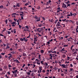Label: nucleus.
<instances>
[{
	"label": "nucleus",
	"instance_id": "59",
	"mask_svg": "<svg viewBox=\"0 0 78 78\" xmlns=\"http://www.w3.org/2000/svg\"><path fill=\"white\" fill-rule=\"evenodd\" d=\"M0 36H3V37H4V36H3V34H0Z\"/></svg>",
	"mask_w": 78,
	"mask_h": 78
},
{
	"label": "nucleus",
	"instance_id": "56",
	"mask_svg": "<svg viewBox=\"0 0 78 78\" xmlns=\"http://www.w3.org/2000/svg\"><path fill=\"white\" fill-rule=\"evenodd\" d=\"M37 64L38 65H40V62H37Z\"/></svg>",
	"mask_w": 78,
	"mask_h": 78
},
{
	"label": "nucleus",
	"instance_id": "5",
	"mask_svg": "<svg viewBox=\"0 0 78 78\" xmlns=\"http://www.w3.org/2000/svg\"><path fill=\"white\" fill-rule=\"evenodd\" d=\"M70 14L71 15V16H73L72 15H73V16H75L76 15V13H74V14H72V12H70Z\"/></svg>",
	"mask_w": 78,
	"mask_h": 78
},
{
	"label": "nucleus",
	"instance_id": "47",
	"mask_svg": "<svg viewBox=\"0 0 78 78\" xmlns=\"http://www.w3.org/2000/svg\"><path fill=\"white\" fill-rule=\"evenodd\" d=\"M5 21V23H6V24H7V20H6Z\"/></svg>",
	"mask_w": 78,
	"mask_h": 78
},
{
	"label": "nucleus",
	"instance_id": "27",
	"mask_svg": "<svg viewBox=\"0 0 78 78\" xmlns=\"http://www.w3.org/2000/svg\"><path fill=\"white\" fill-rule=\"evenodd\" d=\"M51 53H55V54H56V51H52Z\"/></svg>",
	"mask_w": 78,
	"mask_h": 78
},
{
	"label": "nucleus",
	"instance_id": "4",
	"mask_svg": "<svg viewBox=\"0 0 78 78\" xmlns=\"http://www.w3.org/2000/svg\"><path fill=\"white\" fill-rule=\"evenodd\" d=\"M60 25V22L58 21V22H57V24H56V27H59V26H60L61 25Z\"/></svg>",
	"mask_w": 78,
	"mask_h": 78
},
{
	"label": "nucleus",
	"instance_id": "55",
	"mask_svg": "<svg viewBox=\"0 0 78 78\" xmlns=\"http://www.w3.org/2000/svg\"><path fill=\"white\" fill-rule=\"evenodd\" d=\"M21 25H19V28H21Z\"/></svg>",
	"mask_w": 78,
	"mask_h": 78
},
{
	"label": "nucleus",
	"instance_id": "24",
	"mask_svg": "<svg viewBox=\"0 0 78 78\" xmlns=\"http://www.w3.org/2000/svg\"><path fill=\"white\" fill-rule=\"evenodd\" d=\"M52 52V51H48V53L49 54H50Z\"/></svg>",
	"mask_w": 78,
	"mask_h": 78
},
{
	"label": "nucleus",
	"instance_id": "41",
	"mask_svg": "<svg viewBox=\"0 0 78 78\" xmlns=\"http://www.w3.org/2000/svg\"><path fill=\"white\" fill-rule=\"evenodd\" d=\"M34 40H37V38H36V35H34Z\"/></svg>",
	"mask_w": 78,
	"mask_h": 78
},
{
	"label": "nucleus",
	"instance_id": "2",
	"mask_svg": "<svg viewBox=\"0 0 78 78\" xmlns=\"http://www.w3.org/2000/svg\"><path fill=\"white\" fill-rule=\"evenodd\" d=\"M61 66L63 67V68H65V69L68 68V66H66V65L65 64H62Z\"/></svg>",
	"mask_w": 78,
	"mask_h": 78
},
{
	"label": "nucleus",
	"instance_id": "21",
	"mask_svg": "<svg viewBox=\"0 0 78 78\" xmlns=\"http://www.w3.org/2000/svg\"><path fill=\"white\" fill-rule=\"evenodd\" d=\"M29 31V29H27V30H25V29H23V31Z\"/></svg>",
	"mask_w": 78,
	"mask_h": 78
},
{
	"label": "nucleus",
	"instance_id": "40",
	"mask_svg": "<svg viewBox=\"0 0 78 78\" xmlns=\"http://www.w3.org/2000/svg\"><path fill=\"white\" fill-rule=\"evenodd\" d=\"M54 69H55V70H57L58 69V68L56 67H54Z\"/></svg>",
	"mask_w": 78,
	"mask_h": 78
},
{
	"label": "nucleus",
	"instance_id": "44",
	"mask_svg": "<svg viewBox=\"0 0 78 78\" xmlns=\"http://www.w3.org/2000/svg\"><path fill=\"white\" fill-rule=\"evenodd\" d=\"M68 45H64V47H68Z\"/></svg>",
	"mask_w": 78,
	"mask_h": 78
},
{
	"label": "nucleus",
	"instance_id": "37",
	"mask_svg": "<svg viewBox=\"0 0 78 78\" xmlns=\"http://www.w3.org/2000/svg\"><path fill=\"white\" fill-rule=\"evenodd\" d=\"M27 75H30V73L29 72H27Z\"/></svg>",
	"mask_w": 78,
	"mask_h": 78
},
{
	"label": "nucleus",
	"instance_id": "48",
	"mask_svg": "<svg viewBox=\"0 0 78 78\" xmlns=\"http://www.w3.org/2000/svg\"><path fill=\"white\" fill-rule=\"evenodd\" d=\"M70 67H73V65H72V64H71L70 65Z\"/></svg>",
	"mask_w": 78,
	"mask_h": 78
},
{
	"label": "nucleus",
	"instance_id": "61",
	"mask_svg": "<svg viewBox=\"0 0 78 78\" xmlns=\"http://www.w3.org/2000/svg\"><path fill=\"white\" fill-rule=\"evenodd\" d=\"M67 58H68L67 60H69V59H70V57H68Z\"/></svg>",
	"mask_w": 78,
	"mask_h": 78
},
{
	"label": "nucleus",
	"instance_id": "23",
	"mask_svg": "<svg viewBox=\"0 0 78 78\" xmlns=\"http://www.w3.org/2000/svg\"><path fill=\"white\" fill-rule=\"evenodd\" d=\"M7 33L8 34H10L11 33V32L10 31H7Z\"/></svg>",
	"mask_w": 78,
	"mask_h": 78
},
{
	"label": "nucleus",
	"instance_id": "30",
	"mask_svg": "<svg viewBox=\"0 0 78 78\" xmlns=\"http://www.w3.org/2000/svg\"><path fill=\"white\" fill-rule=\"evenodd\" d=\"M10 48V47L8 46V45H7V47H6V49H8Z\"/></svg>",
	"mask_w": 78,
	"mask_h": 78
},
{
	"label": "nucleus",
	"instance_id": "18",
	"mask_svg": "<svg viewBox=\"0 0 78 78\" xmlns=\"http://www.w3.org/2000/svg\"><path fill=\"white\" fill-rule=\"evenodd\" d=\"M16 7H20V5H19V3H18V4H16Z\"/></svg>",
	"mask_w": 78,
	"mask_h": 78
},
{
	"label": "nucleus",
	"instance_id": "63",
	"mask_svg": "<svg viewBox=\"0 0 78 78\" xmlns=\"http://www.w3.org/2000/svg\"><path fill=\"white\" fill-rule=\"evenodd\" d=\"M60 69H58V72H60Z\"/></svg>",
	"mask_w": 78,
	"mask_h": 78
},
{
	"label": "nucleus",
	"instance_id": "8",
	"mask_svg": "<svg viewBox=\"0 0 78 78\" xmlns=\"http://www.w3.org/2000/svg\"><path fill=\"white\" fill-rule=\"evenodd\" d=\"M23 39H24V41H25V42H27V40H28L27 39L25 38V37L23 38Z\"/></svg>",
	"mask_w": 78,
	"mask_h": 78
},
{
	"label": "nucleus",
	"instance_id": "52",
	"mask_svg": "<svg viewBox=\"0 0 78 78\" xmlns=\"http://www.w3.org/2000/svg\"><path fill=\"white\" fill-rule=\"evenodd\" d=\"M30 34H29V36L28 37H27V38H30Z\"/></svg>",
	"mask_w": 78,
	"mask_h": 78
},
{
	"label": "nucleus",
	"instance_id": "62",
	"mask_svg": "<svg viewBox=\"0 0 78 78\" xmlns=\"http://www.w3.org/2000/svg\"><path fill=\"white\" fill-rule=\"evenodd\" d=\"M76 4V3H74V2H73V3H71V4L72 5H74V4Z\"/></svg>",
	"mask_w": 78,
	"mask_h": 78
},
{
	"label": "nucleus",
	"instance_id": "33",
	"mask_svg": "<svg viewBox=\"0 0 78 78\" xmlns=\"http://www.w3.org/2000/svg\"><path fill=\"white\" fill-rule=\"evenodd\" d=\"M57 21H58V20H55V24H56L57 23Z\"/></svg>",
	"mask_w": 78,
	"mask_h": 78
},
{
	"label": "nucleus",
	"instance_id": "45",
	"mask_svg": "<svg viewBox=\"0 0 78 78\" xmlns=\"http://www.w3.org/2000/svg\"><path fill=\"white\" fill-rule=\"evenodd\" d=\"M49 56H50V58H52L53 57L52 55H51V54H50Z\"/></svg>",
	"mask_w": 78,
	"mask_h": 78
},
{
	"label": "nucleus",
	"instance_id": "6",
	"mask_svg": "<svg viewBox=\"0 0 78 78\" xmlns=\"http://www.w3.org/2000/svg\"><path fill=\"white\" fill-rule=\"evenodd\" d=\"M41 29H43V28H41V29L38 28L37 29V31H38L39 32H41Z\"/></svg>",
	"mask_w": 78,
	"mask_h": 78
},
{
	"label": "nucleus",
	"instance_id": "53",
	"mask_svg": "<svg viewBox=\"0 0 78 78\" xmlns=\"http://www.w3.org/2000/svg\"><path fill=\"white\" fill-rule=\"evenodd\" d=\"M5 53H2L1 54L2 55H5Z\"/></svg>",
	"mask_w": 78,
	"mask_h": 78
},
{
	"label": "nucleus",
	"instance_id": "20",
	"mask_svg": "<svg viewBox=\"0 0 78 78\" xmlns=\"http://www.w3.org/2000/svg\"><path fill=\"white\" fill-rule=\"evenodd\" d=\"M49 4H50V3L49 2H46V5H49Z\"/></svg>",
	"mask_w": 78,
	"mask_h": 78
},
{
	"label": "nucleus",
	"instance_id": "12",
	"mask_svg": "<svg viewBox=\"0 0 78 78\" xmlns=\"http://www.w3.org/2000/svg\"><path fill=\"white\" fill-rule=\"evenodd\" d=\"M16 22H13L12 23H11V24H13V25H16Z\"/></svg>",
	"mask_w": 78,
	"mask_h": 78
},
{
	"label": "nucleus",
	"instance_id": "1",
	"mask_svg": "<svg viewBox=\"0 0 78 78\" xmlns=\"http://www.w3.org/2000/svg\"><path fill=\"white\" fill-rule=\"evenodd\" d=\"M35 16L34 17V18H35V20H36V22H39L40 21V18H38V17H37V16Z\"/></svg>",
	"mask_w": 78,
	"mask_h": 78
},
{
	"label": "nucleus",
	"instance_id": "54",
	"mask_svg": "<svg viewBox=\"0 0 78 78\" xmlns=\"http://www.w3.org/2000/svg\"><path fill=\"white\" fill-rule=\"evenodd\" d=\"M25 6H27V5H29V3H26L25 4Z\"/></svg>",
	"mask_w": 78,
	"mask_h": 78
},
{
	"label": "nucleus",
	"instance_id": "26",
	"mask_svg": "<svg viewBox=\"0 0 78 78\" xmlns=\"http://www.w3.org/2000/svg\"><path fill=\"white\" fill-rule=\"evenodd\" d=\"M39 68H40L39 69V70H40V72H41L42 69H41V68H42V67H39Z\"/></svg>",
	"mask_w": 78,
	"mask_h": 78
},
{
	"label": "nucleus",
	"instance_id": "19",
	"mask_svg": "<svg viewBox=\"0 0 78 78\" xmlns=\"http://www.w3.org/2000/svg\"><path fill=\"white\" fill-rule=\"evenodd\" d=\"M35 61H37V62H40V60H38V59H35Z\"/></svg>",
	"mask_w": 78,
	"mask_h": 78
},
{
	"label": "nucleus",
	"instance_id": "36",
	"mask_svg": "<svg viewBox=\"0 0 78 78\" xmlns=\"http://www.w3.org/2000/svg\"><path fill=\"white\" fill-rule=\"evenodd\" d=\"M22 2H23L26 3V0H22Z\"/></svg>",
	"mask_w": 78,
	"mask_h": 78
},
{
	"label": "nucleus",
	"instance_id": "50",
	"mask_svg": "<svg viewBox=\"0 0 78 78\" xmlns=\"http://www.w3.org/2000/svg\"><path fill=\"white\" fill-rule=\"evenodd\" d=\"M18 51H20V52H21V49H18Z\"/></svg>",
	"mask_w": 78,
	"mask_h": 78
},
{
	"label": "nucleus",
	"instance_id": "38",
	"mask_svg": "<svg viewBox=\"0 0 78 78\" xmlns=\"http://www.w3.org/2000/svg\"><path fill=\"white\" fill-rule=\"evenodd\" d=\"M11 57H12V55H10V56H9V58H11Z\"/></svg>",
	"mask_w": 78,
	"mask_h": 78
},
{
	"label": "nucleus",
	"instance_id": "46",
	"mask_svg": "<svg viewBox=\"0 0 78 78\" xmlns=\"http://www.w3.org/2000/svg\"><path fill=\"white\" fill-rule=\"evenodd\" d=\"M42 26V25H41V24H40L39 25H38V27H41V26Z\"/></svg>",
	"mask_w": 78,
	"mask_h": 78
},
{
	"label": "nucleus",
	"instance_id": "13",
	"mask_svg": "<svg viewBox=\"0 0 78 78\" xmlns=\"http://www.w3.org/2000/svg\"><path fill=\"white\" fill-rule=\"evenodd\" d=\"M60 11L62 12V10H58L57 11V13L59 12H60Z\"/></svg>",
	"mask_w": 78,
	"mask_h": 78
},
{
	"label": "nucleus",
	"instance_id": "22",
	"mask_svg": "<svg viewBox=\"0 0 78 78\" xmlns=\"http://www.w3.org/2000/svg\"><path fill=\"white\" fill-rule=\"evenodd\" d=\"M16 63H20V62H19V61H18V60H16Z\"/></svg>",
	"mask_w": 78,
	"mask_h": 78
},
{
	"label": "nucleus",
	"instance_id": "60",
	"mask_svg": "<svg viewBox=\"0 0 78 78\" xmlns=\"http://www.w3.org/2000/svg\"><path fill=\"white\" fill-rule=\"evenodd\" d=\"M9 22H10V23H11L12 22L11 20H9Z\"/></svg>",
	"mask_w": 78,
	"mask_h": 78
},
{
	"label": "nucleus",
	"instance_id": "51",
	"mask_svg": "<svg viewBox=\"0 0 78 78\" xmlns=\"http://www.w3.org/2000/svg\"><path fill=\"white\" fill-rule=\"evenodd\" d=\"M42 72H43V73H45V70L43 69V70H42Z\"/></svg>",
	"mask_w": 78,
	"mask_h": 78
},
{
	"label": "nucleus",
	"instance_id": "58",
	"mask_svg": "<svg viewBox=\"0 0 78 78\" xmlns=\"http://www.w3.org/2000/svg\"><path fill=\"white\" fill-rule=\"evenodd\" d=\"M71 50L72 51L74 52V51L75 50V49H72Z\"/></svg>",
	"mask_w": 78,
	"mask_h": 78
},
{
	"label": "nucleus",
	"instance_id": "64",
	"mask_svg": "<svg viewBox=\"0 0 78 78\" xmlns=\"http://www.w3.org/2000/svg\"><path fill=\"white\" fill-rule=\"evenodd\" d=\"M17 45H18V44L17 43H16L15 44V46H16V47H17Z\"/></svg>",
	"mask_w": 78,
	"mask_h": 78
},
{
	"label": "nucleus",
	"instance_id": "17",
	"mask_svg": "<svg viewBox=\"0 0 78 78\" xmlns=\"http://www.w3.org/2000/svg\"><path fill=\"white\" fill-rule=\"evenodd\" d=\"M65 57H66V55L64 54L62 55V58H65Z\"/></svg>",
	"mask_w": 78,
	"mask_h": 78
},
{
	"label": "nucleus",
	"instance_id": "32",
	"mask_svg": "<svg viewBox=\"0 0 78 78\" xmlns=\"http://www.w3.org/2000/svg\"><path fill=\"white\" fill-rule=\"evenodd\" d=\"M42 19H43V20H44V21H45V18L44 17H42Z\"/></svg>",
	"mask_w": 78,
	"mask_h": 78
},
{
	"label": "nucleus",
	"instance_id": "42",
	"mask_svg": "<svg viewBox=\"0 0 78 78\" xmlns=\"http://www.w3.org/2000/svg\"><path fill=\"white\" fill-rule=\"evenodd\" d=\"M77 52L76 51H75L74 52V53H73V54H76V53H77Z\"/></svg>",
	"mask_w": 78,
	"mask_h": 78
},
{
	"label": "nucleus",
	"instance_id": "9",
	"mask_svg": "<svg viewBox=\"0 0 78 78\" xmlns=\"http://www.w3.org/2000/svg\"><path fill=\"white\" fill-rule=\"evenodd\" d=\"M64 49H65L64 48L62 49H61V50H60V52H62V51H65L64 50Z\"/></svg>",
	"mask_w": 78,
	"mask_h": 78
},
{
	"label": "nucleus",
	"instance_id": "34",
	"mask_svg": "<svg viewBox=\"0 0 78 78\" xmlns=\"http://www.w3.org/2000/svg\"><path fill=\"white\" fill-rule=\"evenodd\" d=\"M70 2L69 1H68L67 2H66V4H68L69 3V2ZM65 3H66V2H65Z\"/></svg>",
	"mask_w": 78,
	"mask_h": 78
},
{
	"label": "nucleus",
	"instance_id": "25",
	"mask_svg": "<svg viewBox=\"0 0 78 78\" xmlns=\"http://www.w3.org/2000/svg\"><path fill=\"white\" fill-rule=\"evenodd\" d=\"M0 8H1V9H2L3 8V6L2 5L0 6Z\"/></svg>",
	"mask_w": 78,
	"mask_h": 78
},
{
	"label": "nucleus",
	"instance_id": "31",
	"mask_svg": "<svg viewBox=\"0 0 78 78\" xmlns=\"http://www.w3.org/2000/svg\"><path fill=\"white\" fill-rule=\"evenodd\" d=\"M41 58V55H38V58L39 59H40Z\"/></svg>",
	"mask_w": 78,
	"mask_h": 78
},
{
	"label": "nucleus",
	"instance_id": "7",
	"mask_svg": "<svg viewBox=\"0 0 78 78\" xmlns=\"http://www.w3.org/2000/svg\"><path fill=\"white\" fill-rule=\"evenodd\" d=\"M17 72H18V71H17V70H16V69L15 71H12V73H13V74L17 73Z\"/></svg>",
	"mask_w": 78,
	"mask_h": 78
},
{
	"label": "nucleus",
	"instance_id": "39",
	"mask_svg": "<svg viewBox=\"0 0 78 78\" xmlns=\"http://www.w3.org/2000/svg\"><path fill=\"white\" fill-rule=\"evenodd\" d=\"M25 27H26V28L27 29H29V27H28V26H25Z\"/></svg>",
	"mask_w": 78,
	"mask_h": 78
},
{
	"label": "nucleus",
	"instance_id": "28",
	"mask_svg": "<svg viewBox=\"0 0 78 78\" xmlns=\"http://www.w3.org/2000/svg\"><path fill=\"white\" fill-rule=\"evenodd\" d=\"M7 74L9 75H10V73L9 72H7Z\"/></svg>",
	"mask_w": 78,
	"mask_h": 78
},
{
	"label": "nucleus",
	"instance_id": "14",
	"mask_svg": "<svg viewBox=\"0 0 78 78\" xmlns=\"http://www.w3.org/2000/svg\"><path fill=\"white\" fill-rule=\"evenodd\" d=\"M44 52V50H41V53H43Z\"/></svg>",
	"mask_w": 78,
	"mask_h": 78
},
{
	"label": "nucleus",
	"instance_id": "35",
	"mask_svg": "<svg viewBox=\"0 0 78 78\" xmlns=\"http://www.w3.org/2000/svg\"><path fill=\"white\" fill-rule=\"evenodd\" d=\"M14 77H16L17 76V75H16V73H14Z\"/></svg>",
	"mask_w": 78,
	"mask_h": 78
},
{
	"label": "nucleus",
	"instance_id": "57",
	"mask_svg": "<svg viewBox=\"0 0 78 78\" xmlns=\"http://www.w3.org/2000/svg\"><path fill=\"white\" fill-rule=\"evenodd\" d=\"M43 61H41V63L42 64H44V63H43Z\"/></svg>",
	"mask_w": 78,
	"mask_h": 78
},
{
	"label": "nucleus",
	"instance_id": "3",
	"mask_svg": "<svg viewBox=\"0 0 78 78\" xmlns=\"http://www.w3.org/2000/svg\"><path fill=\"white\" fill-rule=\"evenodd\" d=\"M62 7L63 8H67V7H66V5L64 3L62 4Z\"/></svg>",
	"mask_w": 78,
	"mask_h": 78
},
{
	"label": "nucleus",
	"instance_id": "49",
	"mask_svg": "<svg viewBox=\"0 0 78 78\" xmlns=\"http://www.w3.org/2000/svg\"><path fill=\"white\" fill-rule=\"evenodd\" d=\"M21 19H22V20H23V16H21Z\"/></svg>",
	"mask_w": 78,
	"mask_h": 78
},
{
	"label": "nucleus",
	"instance_id": "43",
	"mask_svg": "<svg viewBox=\"0 0 78 78\" xmlns=\"http://www.w3.org/2000/svg\"><path fill=\"white\" fill-rule=\"evenodd\" d=\"M66 19H65L64 20H62V21L63 22H65V21H66Z\"/></svg>",
	"mask_w": 78,
	"mask_h": 78
},
{
	"label": "nucleus",
	"instance_id": "11",
	"mask_svg": "<svg viewBox=\"0 0 78 78\" xmlns=\"http://www.w3.org/2000/svg\"><path fill=\"white\" fill-rule=\"evenodd\" d=\"M26 55V53H23V54H22V56H25Z\"/></svg>",
	"mask_w": 78,
	"mask_h": 78
},
{
	"label": "nucleus",
	"instance_id": "29",
	"mask_svg": "<svg viewBox=\"0 0 78 78\" xmlns=\"http://www.w3.org/2000/svg\"><path fill=\"white\" fill-rule=\"evenodd\" d=\"M70 71H73V68H71L70 69Z\"/></svg>",
	"mask_w": 78,
	"mask_h": 78
},
{
	"label": "nucleus",
	"instance_id": "10",
	"mask_svg": "<svg viewBox=\"0 0 78 78\" xmlns=\"http://www.w3.org/2000/svg\"><path fill=\"white\" fill-rule=\"evenodd\" d=\"M10 5V3H9V2H8L7 3V4H6V6H8L9 5Z\"/></svg>",
	"mask_w": 78,
	"mask_h": 78
},
{
	"label": "nucleus",
	"instance_id": "15",
	"mask_svg": "<svg viewBox=\"0 0 78 78\" xmlns=\"http://www.w3.org/2000/svg\"><path fill=\"white\" fill-rule=\"evenodd\" d=\"M78 30V26H77V28H76V32L78 33V30Z\"/></svg>",
	"mask_w": 78,
	"mask_h": 78
},
{
	"label": "nucleus",
	"instance_id": "16",
	"mask_svg": "<svg viewBox=\"0 0 78 78\" xmlns=\"http://www.w3.org/2000/svg\"><path fill=\"white\" fill-rule=\"evenodd\" d=\"M20 41H21L22 42L23 41H24V39L21 38L20 39Z\"/></svg>",
	"mask_w": 78,
	"mask_h": 78
}]
</instances>
